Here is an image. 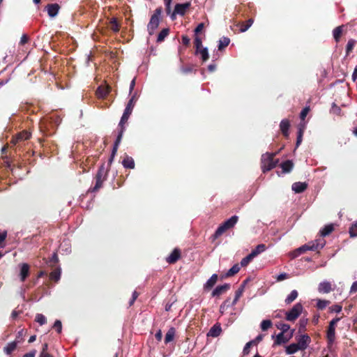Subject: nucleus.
Wrapping results in <instances>:
<instances>
[{"label": "nucleus", "instance_id": "obj_64", "mask_svg": "<svg viewBox=\"0 0 357 357\" xmlns=\"http://www.w3.org/2000/svg\"><path fill=\"white\" fill-rule=\"evenodd\" d=\"M28 40H29V37L27 36V35L24 34L21 37L20 44L23 45L26 44L28 42Z\"/></svg>", "mask_w": 357, "mask_h": 357}, {"label": "nucleus", "instance_id": "obj_40", "mask_svg": "<svg viewBox=\"0 0 357 357\" xmlns=\"http://www.w3.org/2000/svg\"><path fill=\"white\" fill-rule=\"evenodd\" d=\"M289 341V338L284 337L283 333H280L277 337L275 343L276 344H281L282 343H286Z\"/></svg>", "mask_w": 357, "mask_h": 357}, {"label": "nucleus", "instance_id": "obj_53", "mask_svg": "<svg viewBox=\"0 0 357 357\" xmlns=\"http://www.w3.org/2000/svg\"><path fill=\"white\" fill-rule=\"evenodd\" d=\"M53 328H54L56 330L58 333H61L62 330V324L61 321L56 320L54 324Z\"/></svg>", "mask_w": 357, "mask_h": 357}, {"label": "nucleus", "instance_id": "obj_35", "mask_svg": "<svg viewBox=\"0 0 357 357\" xmlns=\"http://www.w3.org/2000/svg\"><path fill=\"white\" fill-rule=\"evenodd\" d=\"M298 350H301L297 343H292L289 344L287 349L286 352L287 354H293L297 352Z\"/></svg>", "mask_w": 357, "mask_h": 357}, {"label": "nucleus", "instance_id": "obj_39", "mask_svg": "<svg viewBox=\"0 0 357 357\" xmlns=\"http://www.w3.org/2000/svg\"><path fill=\"white\" fill-rule=\"evenodd\" d=\"M227 229L223 226L222 224H221L216 231H215L214 234L212 236L213 239H216L219 238L221 235H222Z\"/></svg>", "mask_w": 357, "mask_h": 357}, {"label": "nucleus", "instance_id": "obj_43", "mask_svg": "<svg viewBox=\"0 0 357 357\" xmlns=\"http://www.w3.org/2000/svg\"><path fill=\"white\" fill-rule=\"evenodd\" d=\"M332 289V284L331 282L324 281L323 282H321L319 285L318 290H331Z\"/></svg>", "mask_w": 357, "mask_h": 357}, {"label": "nucleus", "instance_id": "obj_47", "mask_svg": "<svg viewBox=\"0 0 357 357\" xmlns=\"http://www.w3.org/2000/svg\"><path fill=\"white\" fill-rule=\"evenodd\" d=\"M349 235L351 238L357 236V222L353 223L349 227Z\"/></svg>", "mask_w": 357, "mask_h": 357}, {"label": "nucleus", "instance_id": "obj_19", "mask_svg": "<svg viewBox=\"0 0 357 357\" xmlns=\"http://www.w3.org/2000/svg\"><path fill=\"white\" fill-rule=\"evenodd\" d=\"M20 342V340H15L13 342H9L4 348L3 351L7 355H10L13 351H14L17 347V344Z\"/></svg>", "mask_w": 357, "mask_h": 357}, {"label": "nucleus", "instance_id": "obj_52", "mask_svg": "<svg viewBox=\"0 0 357 357\" xmlns=\"http://www.w3.org/2000/svg\"><path fill=\"white\" fill-rule=\"evenodd\" d=\"M264 337V335L259 334L254 340L250 341V342L251 343L252 345H257L258 343L262 341Z\"/></svg>", "mask_w": 357, "mask_h": 357}, {"label": "nucleus", "instance_id": "obj_12", "mask_svg": "<svg viewBox=\"0 0 357 357\" xmlns=\"http://www.w3.org/2000/svg\"><path fill=\"white\" fill-rule=\"evenodd\" d=\"M122 137H123V136H121V133H118L117 137L114 144L111 156L108 160L107 166L106 167H109V169L110 168V165H111L112 162H113L114 158L117 152V149H118L119 145L120 144V143L121 142Z\"/></svg>", "mask_w": 357, "mask_h": 357}, {"label": "nucleus", "instance_id": "obj_20", "mask_svg": "<svg viewBox=\"0 0 357 357\" xmlns=\"http://www.w3.org/2000/svg\"><path fill=\"white\" fill-rule=\"evenodd\" d=\"M238 220V217L237 215H233L229 219L225 221L222 225L223 226L228 230L234 227L236 222Z\"/></svg>", "mask_w": 357, "mask_h": 357}, {"label": "nucleus", "instance_id": "obj_11", "mask_svg": "<svg viewBox=\"0 0 357 357\" xmlns=\"http://www.w3.org/2000/svg\"><path fill=\"white\" fill-rule=\"evenodd\" d=\"M61 9V6L56 3H48L45 7V10L47 12L48 16L51 18L55 17L59 10Z\"/></svg>", "mask_w": 357, "mask_h": 357}, {"label": "nucleus", "instance_id": "obj_34", "mask_svg": "<svg viewBox=\"0 0 357 357\" xmlns=\"http://www.w3.org/2000/svg\"><path fill=\"white\" fill-rule=\"evenodd\" d=\"M254 20L252 19H249L246 22H243L239 24V28L241 32L246 31L252 24Z\"/></svg>", "mask_w": 357, "mask_h": 357}, {"label": "nucleus", "instance_id": "obj_1", "mask_svg": "<svg viewBox=\"0 0 357 357\" xmlns=\"http://www.w3.org/2000/svg\"><path fill=\"white\" fill-rule=\"evenodd\" d=\"M326 243V241L324 238H319L314 241L309 242L298 249L295 250L291 253V257L296 258L298 257L301 254L305 252L307 250L315 251L319 249H321Z\"/></svg>", "mask_w": 357, "mask_h": 357}, {"label": "nucleus", "instance_id": "obj_63", "mask_svg": "<svg viewBox=\"0 0 357 357\" xmlns=\"http://www.w3.org/2000/svg\"><path fill=\"white\" fill-rule=\"evenodd\" d=\"M288 278H289V275L284 273H281L279 275H278L276 280L278 282H280V281L284 280Z\"/></svg>", "mask_w": 357, "mask_h": 357}, {"label": "nucleus", "instance_id": "obj_54", "mask_svg": "<svg viewBox=\"0 0 357 357\" xmlns=\"http://www.w3.org/2000/svg\"><path fill=\"white\" fill-rule=\"evenodd\" d=\"M331 112L337 115H340L341 113V109L335 103H333L331 108Z\"/></svg>", "mask_w": 357, "mask_h": 357}, {"label": "nucleus", "instance_id": "obj_21", "mask_svg": "<svg viewBox=\"0 0 357 357\" xmlns=\"http://www.w3.org/2000/svg\"><path fill=\"white\" fill-rule=\"evenodd\" d=\"M122 165L125 168L127 169H134L135 168V161L133 158L128 155H126L123 161Z\"/></svg>", "mask_w": 357, "mask_h": 357}, {"label": "nucleus", "instance_id": "obj_6", "mask_svg": "<svg viewBox=\"0 0 357 357\" xmlns=\"http://www.w3.org/2000/svg\"><path fill=\"white\" fill-rule=\"evenodd\" d=\"M59 259L57 255L54 253L52 257L50 259L48 264L50 266L54 268L52 271L50 273V280L57 282L61 277V268L57 266Z\"/></svg>", "mask_w": 357, "mask_h": 357}, {"label": "nucleus", "instance_id": "obj_9", "mask_svg": "<svg viewBox=\"0 0 357 357\" xmlns=\"http://www.w3.org/2000/svg\"><path fill=\"white\" fill-rule=\"evenodd\" d=\"M190 7L191 3L190 1L184 3H176L173 13L171 14V18L174 20L176 15H179L181 16L185 15Z\"/></svg>", "mask_w": 357, "mask_h": 357}, {"label": "nucleus", "instance_id": "obj_58", "mask_svg": "<svg viewBox=\"0 0 357 357\" xmlns=\"http://www.w3.org/2000/svg\"><path fill=\"white\" fill-rule=\"evenodd\" d=\"M171 3H172V1L171 0H167L165 2V10H166L167 14H168V15L172 14L171 13Z\"/></svg>", "mask_w": 357, "mask_h": 357}, {"label": "nucleus", "instance_id": "obj_25", "mask_svg": "<svg viewBox=\"0 0 357 357\" xmlns=\"http://www.w3.org/2000/svg\"><path fill=\"white\" fill-rule=\"evenodd\" d=\"M29 274V266L27 264H22L20 268V278L24 281Z\"/></svg>", "mask_w": 357, "mask_h": 357}, {"label": "nucleus", "instance_id": "obj_18", "mask_svg": "<svg viewBox=\"0 0 357 357\" xmlns=\"http://www.w3.org/2000/svg\"><path fill=\"white\" fill-rule=\"evenodd\" d=\"M222 332V328L220 327V325L218 324H216L213 325L209 331L207 333V336L213 337H218Z\"/></svg>", "mask_w": 357, "mask_h": 357}, {"label": "nucleus", "instance_id": "obj_17", "mask_svg": "<svg viewBox=\"0 0 357 357\" xmlns=\"http://www.w3.org/2000/svg\"><path fill=\"white\" fill-rule=\"evenodd\" d=\"M294 162L292 160H287L280 164L282 172L283 174H287L291 172L294 168Z\"/></svg>", "mask_w": 357, "mask_h": 357}, {"label": "nucleus", "instance_id": "obj_30", "mask_svg": "<svg viewBox=\"0 0 357 357\" xmlns=\"http://www.w3.org/2000/svg\"><path fill=\"white\" fill-rule=\"evenodd\" d=\"M194 45L195 47V54L197 55V54H199V50H201L203 48L202 47V40L199 36H195Z\"/></svg>", "mask_w": 357, "mask_h": 357}, {"label": "nucleus", "instance_id": "obj_27", "mask_svg": "<svg viewBox=\"0 0 357 357\" xmlns=\"http://www.w3.org/2000/svg\"><path fill=\"white\" fill-rule=\"evenodd\" d=\"M243 291H236L234 300L231 302L229 299L226 300L223 305L227 307L234 305L238 300L242 296Z\"/></svg>", "mask_w": 357, "mask_h": 357}, {"label": "nucleus", "instance_id": "obj_62", "mask_svg": "<svg viewBox=\"0 0 357 357\" xmlns=\"http://www.w3.org/2000/svg\"><path fill=\"white\" fill-rule=\"evenodd\" d=\"M24 334H25V333H24V329L20 330L17 333L15 340H20V342H21L23 340V337H24Z\"/></svg>", "mask_w": 357, "mask_h": 357}, {"label": "nucleus", "instance_id": "obj_48", "mask_svg": "<svg viewBox=\"0 0 357 357\" xmlns=\"http://www.w3.org/2000/svg\"><path fill=\"white\" fill-rule=\"evenodd\" d=\"M36 321H37L40 326L44 325L47 322L46 317L42 314H37L36 316Z\"/></svg>", "mask_w": 357, "mask_h": 357}, {"label": "nucleus", "instance_id": "obj_15", "mask_svg": "<svg viewBox=\"0 0 357 357\" xmlns=\"http://www.w3.org/2000/svg\"><path fill=\"white\" fill-rule=\"evenodd\" d=\"M307 185L305 182H296L292 185V190L296 193H301L307 189Z\"/></svg>", "mask_w": 357, "mask_h": 357}, {"label": "nucleus", "instance_id": "obj_51", "mask_svg": "<svg viewBox=\"0 0 357 357\" xmlns=\"http://www.w3.org/2000/svg\"><path fill=\"white\" fill-rule=\"evenodd\" d=\"M277 327L278 329L281 330V333H283L287 332L290 328L289 325L284 323H280L278 325H277Z\"/></svg>", "mask_w": 357, "mask_h": 357}, {"label": "nucleus", "instance_id": "obj_33", "mask_svg": "<svg viewBox=\"0 0 357 357\" xmlns=\"http://www.w3.org/2000/svg\"><path fill=\"white\" fill-rule=\"evenodd\" d=\"M109 28L112 31L115 33H117L120 30V24H119L116 18H112L109 22Z\"/></svg>", "mask_w": 357, "mask_h": 357}, {"label": "nucleus", "instance_id": "obj_31", "mask_svg": "<svg viewBox=\"0 0 357 357\" xmlns=\"http://www.w3.org/2000/svg\"><path fill=\"white\" fill-rule=\"evenodd\" d=\"M240 271V265L238 264H234L227 272L225 275L221 276V279L224 278L225 277H230L236 273H237Z\"/></svg>", "mask_w": 357, "mask_h": 357}, {"label": "nucleus", "instance_id": "obj_5", "mask_svg": "<svg viewBox=\"0 0 357 357\" xmlns=\"http://www.w3.org/2000/svg\"><path fill=\"white\" fill-rule=\"evenodd\" d=\"M109 170V167H106L105 163L101 165L96 175V185L92 188V192L98 191L102 187L103 182L107 179Z\"/></svg>", "mask_w": 357, "mask_h": 357}, {"label": "nucleus", "instance_id": "obj_29", "mask_svg": "<svg viewBox=\"0 0 357 357\" xmlns=\"http://www.w3.org/2000/svg\"><path fill=\"white\" fill-rule=\"evenodd\" d=\"M266 246L264 244H259L255 249H253L251 251L250 254L255 258L258 255L264 252L266 250Z\"/></svg>", "mask_w": 357, "mask_h": 357}, {"label": "nucleus", "instance_id": "obj_38", "mask_svg": "<svg viewBox=\"0 0 357 357\" xmlns=\"http://www.w3.org/2000/svg\"><path fill=\"white\" fill-rule=\"evenodd\" d=\"M230 40L229 38L223 37L219 40L218 50L220 51L223 50L226 47L229 45Z\"/></svg>", "mask_w": 357, "mask_h": 357}, {"label": "nucleus", "instance_id": "obj_42", "mask_svg": "<svg viewBox=\"0 0 357 357\" xmlns=\"http://www.w3.org/2000/svg\"><path fill=\"white\" fill-rule=\"evenodd\" d=\"M329 304H330L329 301L319 299V300H317V307L318 310H323Z\"/></svg>", "mask_w": 357, "mask_h": 357}, {"label": "nucleus", "instance_id": "obj_56", "mask_svg": "<svg viewBox=\"0 0 357 357\" xmlns=\"http://www.w3.org/2000/svg\"><path fill=\"white\" fill-rule=\"evenodd\" d=\"M231 288V284L225 283L222 285L218 286L214 290H228Z\"/></svg>", "mask_w": 357, "mask_h": 357}, {"label": "nucleus", "instance_id": "obj_55", "mask_svg": "<svg viewBox=\"0 0 357 357\" xmlns=\"http://www.w3.org/2000/svg\"><path fill=\"white\" fill-rule=\"evenodd\" d=\"M342 306L340 305H334L330 307V311L332 312L339 313L342 310Z\"/></svg>", "mask_w": 357, "mask_h": 357}, {"label": "nucleus", "instance_id": "obj_13", "mask_svg": "<svg viewBox=\"0 0 357 357\" xmlns=\"http://www.w3.org/2000/svg\"><path fill=\"white\" fill-rule=\"evenodd\" d=\"M181 257V252L179 248H174L171 254L166 258V261L169 264H175Z\"/></svg>", "mask_w": 357, "mask_h": 357}, {"label": "nucleus", "instance_id": "obj_46", "mask_svg": "<svg viewBox=\"0 0 357 357\" xmlns=\"http://www.w3.org/2000/svg\"><path fill=\"white\" fill-rule=\"evenodd\" d=\"M253 259H254V257L250 253L248 256H246L245 257H244L241 259V266H242V267L246 266Z\"/></svg>", "mask_w": 357, "mask_h": 357}, {"label": "nucleus", "instance_id": "obj_14", "mask_svg": "<svg viewBox=\"0 0 357 357\" xmlns=\"http://www.w3.org/2000/svg\"><path fill=\"white\" fill-rule=\"evenodd\" d=\"M310 342L311 339L308 335H302L298 337L297 344L301 350H305Z\"/></svg>", "mask_w": 357, "mask_h": 357}, {"label": "nucleus", "instance_id": "obj_2", "mask_svg": "<svg viewBox=\"0 0 357 357\" xmlns=\"http://www.w3.org/2000/svg\"><path fill=\"white\" fill-rule=\"evenodd\" d=\"M136 102L135 96L133 95L131 98L129 100L124 112L121 118L120 122L118 126V133H121V136H123V132L126 130V124L132 112L133 108L135 107Z\"/></svg>", "mask_w": 357, "mask_h": 357}, {"label": "nucleus", "instance_id": "obj_61", "mask_svg": "<svg viewBox=\"0 0 357 357\" xmlns=\"http://www.w3.org/2000/svg\"><path fill=\"white\" fill-rule=\"evenodd\" d=\"M204 27V23H200L197 25V26L195 29V36H198V33H200Z\"/></svg>", "mask_w": 357, "mask_h": 357}, {"label": "nucleus", "instance_id": "obj_49", "mask_svg": "<svg viewBox=\"0 0 357 357\" xmlns=\"http://www.w3.org/2000/svg\"><path fill=\"white\" fill-rule=\"evenodd\" d=\"M298 296L297 291H291V294L287 296L285 300L287 304H289L293 302Z\"/></svg>", "mask_w": 357, "mask_h": 357}, {"label": "nucleus", "instance_id": "obj_45", "mask_svg": "<svg viewBox=\"0 0 357 357\" xmlns=\"http://www.w3.org/2000/svg\"><path fill=\"white\" fill-rule=\"evenodd\" d=\"M272 326V321L269 319L263 320L261 323V328L263 331L268 330Z\"/></svg>", "mask_w": 357, "mask_h": 357}, {"label": "nucleus", "instance_id": "obj_59", "mask_svg": "<svg viewBox=\"0 0 357 357\" xmlns=\"http://www.w3.org/2000/svg\"><path fill=\"white\" fill-rule=\"evenodd\" d=\"M252 345L251 344V343L250 342H247L243 348V353L244 355H248L250 352V348L252 347Z\"/></svg>", "mask_w": 357, "mask_h": 357}, {"label": "nucleus", "instance_id": "obj_16", "mask_svg": "<svg viewBox=\"0 0 357 357\" xmlns=\"http://www.w3.org/2000/svg\"><path fill=\"white\" fill-rule=\"evenodd\" d=\"M290 127V122L288 119H283L280 123V128L282 135L285 137H289V129Z\"/></svg>", "mask_w": 357, "mask_h": 357}, {"label": "nucleus", "instance_id": "obj_7", "mask_svg": "<svg viewBox=\"0 0 357 357\" xmlns=\"http://www.w3.org/2000/svg\"><path fill=\"white\" fill-rule=\"evenodd\" d=\"M162 7L157 8L153 15L151 17L150 21L148 24L147 28L150 35L154 33V31L158 28L160 23V17L162 14Z\"/></svg>", "mask_w": 357, "mask_h": 357}, {"label": "nucleus", "instance_id": "obj_26", "mask_svg": "<svg viewBox=\"0 0 357 357\" xmlns=\"http://www.w3.org/2000/svg\"><path fill=\"white\" fill-rule=\"evenodd\" d=\"M176 333V330L174 327L170 328L167 332L165 337V343L167 344L173 341Z\"/></svg>", "mask_w": 357, "mask_h": 357}, {"label": "nucleus", "instance_id": "obj_32", "mask_svg": "<svg viewBox=\"0 0 357 357\" xmlns=\"http://www.w3.org/2000/svg\"><path fill=\"white\" fill-rule=\"evenodd\" d=\"M333 230L334 225L333 224L327 225L320 231V235L323 237L326 236L331 234Z\"/></svg>", "mask_w": 357, "mask_h": 357}, {"label": "nucleus", "instance_id": "obj_50", "mask_svg": "<svg viewBox=\"0 0 357 357\" xmlns=\"http://www.w3.org/2000/svg\"><path fill=\"white\" fill-rule=\"evenodd\" d=\"M310 110V106H307L304 107L300 114V118L302 121H304L305 117L307 116V114L309 113Z\"/></svg>", "mask_w": 357, "mask_h": 357}, {"label": "nucleus", "instance_id": "obj_37", "mask_svg": "<svg viewBox=\"0 0 357 357\" xmlns=\"http://www.w3.org/2000/svg\"><path fill=\"white\" fill-rule=\"evenodd\" d=\"M169 29L168 28H165L161 30L160 32L158 33L157 42L162 43V41H164L165 38L169 35Z\"/></svg>", "mask_w": 357, "mask_h": 357}, {"label": "nucleus", "instance_id": "obj_3", "mask_svg": "<svg viewBox=\"0 0 357 357\" xmlns=\"http://www.w3.org/2000/svg\"><path fill=\"white\" fill-rule=\"evenodd\" d=\"M31 136V134L30 132L23 130L12 137L10 140V148L14 147L13 150L15 154L22 149L24 145V142L29 139Z\"/></svg>", "mask_w": 357, "mask_h": 357}, {"label": "nucleus", "instance_id": "obj_44", "mask_svg": "<svg viewBox=\"0 0 357 357\" xmlns=\"http://www.w3.org/2000/svg\"><path fill=\"white\" fill-rule=\"evenodd\" d=\"M356 44V40L354 39L349 40L347 46H346V53L347 55L349 54V53L353 50L354 47Z\"/></svg>", "mask_w": 357, "mask_h": 357}, {"label": "nucleus", "instance_id": "obj_24", "mask_svg": "<svg viewBox=\"0 0 357 357\" xmlns=\"http://www.w3.org/2000/svg\"><path fill=\"white\" fill-rule=\"evenodd\" d=\"M218 280V275L217 274H213L212 276L208 280V281L204 284V288L206 289H210L213 288L216 284Z\"/></svg>", "mask_w": 357, "mask_h": 357}, {"label": "nucleus", "instance_id": "obj_57", "mask_svg": "<svg viewBox=\"0 0 357 357\" xmlns=\"http://www.w3.org/2000/svg\"><path fill=\"white\" fill-rule=\"evenodd\" d=\"M139 295V294L137 291H134L133 292L132 298H131V299L130 300V302H129V306H132L134 304L135 300L137 298Z\"/></svg>", "mask_w": 357, "mask_h": 357}, {"label": "nucleus", "instance_id": "obj_60", "mask_svg": "<svg viewBox=\"0 0 357 357\" xmlns=\"http://www.w3.org/2000/svg\"><path fill=\"white\" fill-rule=\"evenodd\" d=\"M7 236L6 231L0 232V248H3L4 245H2V243L5 241Z\"/></svg>", "mask_w": 357, "mask_h": 357}, {"label": "nucleus", "instance_id": "obj_4", "mask_svg": "<svg viewBox=\"0 0 357 357\" xmlns=\"http://www.w3.org/2000/svg\"><path fill=\"white\" fill-rule=\"evenodd\" d=\"M276 153H266L261 159V169L263 172H268L276 167L278 160H274Z\"/></svg>", "mask_w": 357, "mask_h": 357}, {"label": "nucleus", "instance_id": "obj_22", "mask_svg": "<svg viewBox=\"0 0 357 357\" xmlns=\"http://www.w3.org/2000/svg\"><path fill=\"white\" fill-rule=\"evenodd\" d=\"M344 25L338 26L335 28L333 31V36L336 43H338L340 40L342 35L343 34V29Z\"/></svg>", "mask_w": 357, "mask_h": 357}, {"label": "nucleus", "instance_id": "obj_36", "mask_svg": "<svg viewBox=\"0 0 357 357\" xmlns=\"http://www.w3.org/2000/svg\"><path fill=\"white\" fill-rule=\"evenodd\" d=\"M109 93V87L99 86L96 91L97 96L100 98H105Z\"/></svg>", "mask_w": 357, "mask_h": 357}, {"label": "nucleus", "instance_id": "obj_10", "mask_svg": "<svg viewBox=\"0 0 357 357\" xmlns=\"http://www.w3.org/2000/svg\"><path fill=\"white\" fill-rule=\"evenodd\" d=\"M303 306L301 303H296L286 313V319L289 321H295L301 314Z\"/></svg>", "mask_w": 357, "mask_h": 357}, {"label": "nucleus", "instance_id": "obj_8", "mask_svg": "<svg viewBox=\"0 0 357 357\" xmlns=\"http://www.w3.org/2000/svg\"><path fill=\"white\" fill-rule=\"evenodd\" d=\"M341 319L340 317H335L328 324L326 331V338L328 343L332 344L335 340V326L337 322Z\"/></svg>", "mask_w": 357, "mask_h": 357}, {"label": "nucleus", "instance_id": "obj_41", "mask_svg": "<svg viewBox=\"0 0 357 357\" xmlns=\"http://www.w3.org/2000/svg\"><path fill=\"white\" fill-rule=\"evenodd\" d=\"M199 54L201 55V58L203 62H206L209 59V54L206 47H203L201 50H199Z\"/></svg>", "mask_w": 357, "mask_h": 357}, {"label": "nucleus", "instance_id": "obj_28", "mask_svg": "<svg viewBox=\"0 0 357 357\" xmlns=\"http://www.w3.org/2000/svg\"><path fill=\"white\" fill-rule=\"evenodd\" d=\"M180 70L181 73L184 75H187L191 73L192 72H196L195 69V65L193 64H188L186 66H181Z\"/></svg>", "mask_w": 357, "mask_h": 357}, {"label": "nucleus", "instance_id": "obj_23", "mask_svg": "<svg viewBox=\"0 0 357 357\" xmlns=\"http://www.w3.org/2000/svg\"><path fill=\"white\" fill-rule=\"evenodd\" d=\"M304 129H305V125L301 123L298 126V133H297V138H296V149L298 148L302 142L303 136V133H304Z\"/></svg>", "mask_w": 357, "mask_h": 357}]
</instances>
